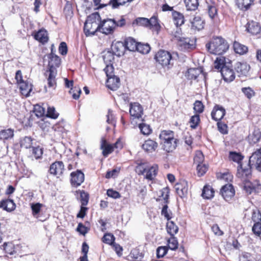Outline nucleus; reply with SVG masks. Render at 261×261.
Wrapping results in <instances>:
<instances>
[{
	"label": "nucleus",
	"mask_w": 261,
	"mask_h": 261,
	"mask_svg": "<svg viewBox=\"0 0 261 261\" xmlns=\"http://www.w3.org/2000/svg\"><path fill=\"white\" fill-rule=\"evenodd\" d=\"M214 67L216 69H220L221 75L225 82H231L235 79L234 72L229 65H226L225 58H217L214 62Z\"/></svg>",
	"instance_id": "f257e3e1"
},
{
	"label": "nucleus",
	"mask_w": 261,
	"mask_h": 261,
	"mask_svg": "<svg viewBox=\"0 0 261 261\" xmlns=\"http://www.w3.org/2000/svg\"><path fill=\"white\" fill-rule=\"evenodd\" d=\"M48 66L49 70L47 72L49 73L47 78V83L49 87H55L56 86V76L57 74L56 67H58L61 63L60 58L53 53V49H51V52L49 55Z\"/></svg>",
	"instance_id": "f03ea898"
},
{
	"label": "nucleus",
	"mask_w": 261,
	"mask_h": 261,
	"mask_svg": "<svg viewBox=\"0 0 261 261\" xmlns=\"http://www.w3.org/2000/svg\"><path fill=\"white\" fill-rule=\"evenodd\" d=\"M237 176L240 178L243 185V190L248 195L255 192L254 186L250 181L251 177V171L250 168H243L241 166L238 169Z\"/></svg>",
	"instance_id": "7ed1b4c3"
},
{
	"label": "nucleus",
	"mask_w": 261,
	"mask_h": 261,
	"mask_svg": "<svg viewBox=\"0 0 261 261\" xmlns=\"http://www.w3.org/2000/svg\"><path fill=\"white\" fill-rule=\"evenodd\" d=\"M208 51L213 54L221 55L226 52L229 48L227 42L222 37L214 38L206 44Z\"/></svg>",
	"instance_id": "20e7f679"
},
{
	"label": "nucleus",
	"mask_w": 261,
	"mask_h": 261,
	"mask_svg": "<svg viewBox=\"0 0 261 261\" xmlns=\"http://www.w3.org/2000/svg\"><path fill=\"white\" fill-rule=\"evenodd\" d=\"M99 27L100 32L106 35L111 34L116 27V22L112 19H104L100 22Z\"/></svg>",
	"instance_id": "39448f33"
},
{
	"label": "nucleus",
	"mask_w": 261,
	"mask_h": 261,
	"mask_svg": "<svg viewBox=\"0 0 261 261\" xmlns=\"http://www.w3.org/2000/svg\"><path fill=\"white\" fill-rule=\"evenodd\" d=\"M172 57L171 54L167 51L161 50L159 51L155 56V59L162 66H168L170 64Z\"/></svg>",
	"instance_id": "423d86ee"
},
{
	"label": "nucleus",
	"mask_w": 261,
	"mask_h": 261,
	"mask_svg": "<svg viewBox=\"0 0 261 261\" xmlns=\"http://www.w3.org/2000/svg\"><path fill=\"white\" fill-rule=\"evenodd\" d=\"M249 167H254L258 171L261 172V147L253 152L249 160Z\"/></svg>",
	"instance_id": "0eeeda50"
},
{
	"label": "nucleus",
	"mask_w": 261,
	"mask_h": 261,
	"mask_svg": "<svg viewBox=\"0 0 261 261\" xmlns=\"http://www.w3.org/2000/svg\"><path fill=\"white\" fill-rule=\"evenodd\" d=\"M71 183L74 187H78L84 180V174L80 170H77L75 172H73L71 173Z\"/></svg>",
	"instance_id": "6e6552de"
},
{
	"label": "nucleus",
	"mask_w": 261,
	"mask_h": 261,
	"mask_svg": "<svg viewBox=\"0 0 261 261\" xmlns=\"http://www.w3.org/2000/svg\"><path fill=\"white\" fill-rule=\"evenodd\" d=\"M175 191L178 196L181 197H185L188 192V184L185 180L180 181L174 186Z\"/></svg>",
	"instance_id": "1a4fd4ad"
},
{
	"label": "nucleus",
	"mask_w": 261,
	"mask_h": 261,
	"mask_svg": "<svg viewBox=\"0 0 261 261\" xmlns=\"http://www.w3.org/2000/svg\"><path fill=\"white\" fill-rule=\"evenodd\" d=\"M191 29L194 31H200L204 28L205 24L204 20L202 19L200 16H194L190 19Z\"/></svg>",
	"instance_id": "9d476101"
},
{
	"label": "nucleus",
	"mask_w": 261,
	"mask_h": 261,
	"mask_svg": "<svg viewBox=\"0 0 261 261\" xmlns=\"http://www.w3.org/2000/svg\"><path fill=\"white\" fill-rule=\"evenodd\" d=\"M235 191L231 184L223 186L221 189V194L226 201L229 200L234 195Z\"/></svg>",
	"instance_id": "9b49d317"
},
{
	"label": "nucleus",
	"mask_w": 261,
	"mask_h": 261,
	"mask_svg": "<svg viewBox=\"0 0 261 261\" xmlns=\"http://www.w3.org/2000/svg\"><path fill=\"white\" fill-rule=\"evenodd\" d=\"M143 112V108L139 103L134 102L130 104L129 113L132 117L139 118L141 117Z\"/></svg>",
	"instance_id": "f8f14e48"
},
{
	"label": "nucleus",
	"mask_w": 261,
	"mask_h": 261,
	"mask_svg": "<svg viewBox=\"0 0 261 261\" xmlns=\"http://www.w3.org/2000/svg\"><path fill=\"white\" fill-rule=\"evenodd\" d=\"M64 170V165L62 161H56L50 166V173L57 176L61 175Z\"/></svg>",
	"instance_id": "ddd939ff"
},
{
	"label": "nucleus",
	"mask_w": 261,
	"mask_h": 261,
	"mask_svg": "<svg viewBox=\"0 0 261 261\" xmlns=\"http://www.w3.org/2000/svg\"><path fill=\"white\" fill-rule=\"evenodd\" d=\"M84 30L87 36L93 35L97 31H99V24H97L96 23L85 22Z\"/></svg>",
	"instance_id": "4468645a"
},
{
	"label": "nucleus",
	"mask_w": 261,
	"mask_h": 261,
	"mask_svg": "<svg viewBox=\"0 0 261 261\" xmlns=\"http://www.w3.org/2000/svg\"><path fill=\"white\" fill-rule=\"evenodd\" d=\"M225 114V109L222 107L218 105H217L214 107L211 113L212 118L217 121L221 120Z\"/></svg>",
	"instance_id": "2eb2a0df"
},
{
	"label": "nucleus",
	"mask_w": 261,
	"mask_h": 261,
	"mask_svg": "<svg viewBox=\"0 0 261 261\" xmlns=\"http://www.w3.org/2000/svg\"><path fill=\"white\" fill-rule=\"evenodd\" d=\"M120 86L119 78L115 75L108 77L107 86L112 90H116Z\"/></svg>",
	"instance_id": "dca6fc26"
},
{
	"label": "nucleus",
	"mask_w": 261,
	"mask_h": 261,
	"mask_svg": "<svg viewBox=\"0 0 261 261\" xmlns=\"http://www.w3.org/2000/svg\"><path fill=\"white\" fill-rule=\"evenodd\" d=\"M113 53L118 56L120 57L123 55L125 50V45L122 42H117L112 46Z\"/></svg>",
	"instance_id": "f3484780"
},
{
	"label": "nucleus",
	"mask_w": 261,
	"mask_h": 261,
	"mask_svg": "<svg viewBox=\"0 0 261 261\" xmlns=\"http://www.w3.org/2000/svg\"><path fill=\"white\" fill-rule=\"evenodd\" d=\"M158 146V143L150 139H148L145 141L142 145V148L146 152H152L155 151Z\"/></svg>",
	"instance_id": "a211bd4d"
},
{
	"label": "nucleus",
	"mask_w": 261,
	"mask_h": 261,
	"mask_svg": "<svg viewBox=\"0 0 261 261\" xmlns=\"http://www.w3.org/2000/svg\"><path fill=\"white\" fill-rule=\"evenodd\" d=\"M159 138L161 140V143L171 141V139L176 140L174 138V132L171 130H163L160 134Z\"/></svg>",
	"instance_id": "6ab92c4d"
},
{
	"label": "nucleus",
	"mask_w": 261,
	"mask_h": 261,
	"mask_svg": "<svg viewBox=\"0 0 261 261\" xmlns=\"http://www.w3.org/2000/svg\"><path fill=\"white\" fill-rule=\"evenodd\" d=\"M159 138L161 140V143L171 141V139L176 140L174 138V132L171 130H163L160 134Z\"/></svg>",
	"instance_id": "aec40b11"
},
{
	"label": "nucleus",
	"mask_w": 261,
	"mask_h": 261,
	"mask_svg": "<svg viewBox=\"0 0 261 261\" xmlns=\"http://www.w3.org/2000/svg\"><path fill=\"white\" fill-rule=\"evenodd\" d=\"M237 72L240 75H245L249 70L250 66L246 63L238 62L236 64L235 67Z\"/></svg>",
	"instance_id": "412c9836"
},
{
	"label": "nucleus",
	"mask_w": 261,
	"mask_h": 261,
	"mask_svg": "<svg viewBox=\"0 0 261 261\" xmlns=\"http://www.w3.org/2000/svg\"><path fill=\"white\" fill-rule=\"evenodd\" d=\"M247 31L252 35H257L260 33V27L258 22L251 21L248 23Z\"/></svg>",
	"instance_id": "4be33fe9"
},
{
	"label": "nucleus",
	"mask_w": 261,
	"mask_h": 261,
	"mask_svg": "<svg viewBox=\"0 0 261 261\" xmlns=\"http://www.w3.org/2000/svg\"><path fill=\"white\" fill-rule=\"evenodd\" d=\"M177 139H171V141L162 143L163 149L168 152L173 151L177 147Z\"/></svg>",
	"instance_id": "5701e85b"
},
{
	"label": "nucleus",
	"mask_w": 261,
	"mask_h": 261,
	"mask_svg": "<svg viewBox=\"0 0 261 261\" xmlns=\"http://www.w3.org/2000/svg\"><path fill=\"white\" fill-rule=\"evenodd\" d=\"M123 43L125 45L126 49L133 51L136 50L138 44V43L131 37L126 38Z\"/></svg>",
	"instance_id": "b1692460"
},
{
	"label": "nucleus",
	"mask_w": 261,
	"mask_h": 261,
	"mask_svg": "<svg viewBox=\"0 0 261 261\" xmlns=\"http://www.w3.org/2000/svg\"><path fill=\"white\" fill-rule=\"evenodd\" d=\"M158 171V166L157 165H154L152 166L147 168L145 178L149 180H152L156 176Z\"/></svg>",
	"instance_id": "393cba45"
},
{
	"label": "nucleus",
	"mask_w": 261,
	"mask_h": 261,
	"mask_svg": "<svg viewBox=\"0 0 261 261\" xmlns=\"http://www.w3.org/2000/svg\"><path fill=\"white\" fill-rule=\"evenodd\" d=\"M19 86L21 93L26 96H28L29 93L32 91V84L29 82L23 81L21 82L19 84Z\"/></svg>",
	"instance_id": "a878e982"
},
{
	"label": "nucleus",
	"mask_w": 261,
	"mask_h": 261,
	"mask_svg": "<svg viewBox=\"0 0 261 261\" xmlns=\"http://www.w3.org/2000/svg\"><path fill=\"white\" fill-rule=\"evenodd\" d=\"M177 40L178 41V44L184 48L189 49L192 48L194 45L193 43H190V39L189 38H181L179 37L175 36ZM193 42V41H192Z\"/></svg>",
	"instance_id": "bb28decb"
},
{
	"label": "nucleus",
	"mask_w": 261,
	"mask_h": 261,
	"mask_svg": "<svg viewBox=\"0 0 261 261\" xmlns=\"http://www.w3.org/2000/svg\"><path fill=\"white\" fill-rule=\"evenodd\" d=\"M35 38L39 42L44 43L48 41L47 32L44 30H40L35 35Z\"/></svg>",
	"instance_id": "cd10ccee"
},
{
	"label": "nucleus",
	"mask_w": 261,
	"mask_h": 261,
	"mask_svg": "<svg viewBox=\"0 0 261 261\" xmlns=\"http://www.w3.org/2000/svg\"><path fill=\"white\" fill-rule=\"evenodd\" d=\"M233 49L234 51L240 55H244L248 52V47L238 42L235 41L233 43Z\"/></svg>",
	"instance_id": "c85d7f7f"
},
{
	"label": "nucleus",
	"mask_w": 261,
	"mask_h": 261,
	"mask_svg": "<svg viewBox=\"0 0 261 261\" xmlns=\"http://www.w3.org/2000/svg\"><path fill=\"white\" fill-rule=\"evenodd\" d=\"M172 17L175 24L178 27L180 26L184 23V17L183 15L177 11H172Z\"/></svg>",
	"instance_id": "c756f323"
},
{
	"label": "nucleus",
	"mask_w": 261,
	"mask_h": 261,
	"mask_svg": "<svg viewBox=\"0 0 261 261\" xmlns=\"http://www.w3.org/2000/svg\"><path fill=\"white\" fill-rule=\"evenodd\" d=\"M214 191L210 186H205L202 190L201 196L205 199H210L214 195Z\"/></svg>",
	"instance_id": "7c9ffc66"
},
{
	"label": "nucleus",
	"mask_w": 261,
	"mask_h": 261,
	"mask_svg": "<svg viewBox=\"0 0 261 261\" xmlns=\"http://www.w3.org/2000/svg\"><path fill=\"white\" fill-rule=\"evenodd\" d=\"M100 148L102 149V154L105 156H107L113 151V146L110 144H107L106 140L103 139L101 140Z\"/></svg>",
	"instance_id": "2f4dec72"
},
{
	"label": "nucleus",
	"mask_w": 261,
	"mask_h": 261,
	"mask_svg": "<svg viewBox=\"0 0 261 261\" xmlns=\"http://www.w3.org/2000/svg\"><path fill=\"white\" fill-rule=\"evenodd\" d=\"M229 158L230 160L238 163L239 167L238 169L240 168L241 166H242L240 163L243 159V156L240 153L236 152L230 151L229 152ZM243 168V167H242Z\"/></svg>",
	"instance_id": "473e14b6"
},
{
	"label": "nucleus",
	"mask_w": 261,
	"mask_h": 261,
	"mask_svg": "<svg viewBox=\"0 0 261 261\" xmlns=\"http://www.w3.org/2000/svg\"><path fill=\"white\" fill-rule=\"evenodd\" d=\"M167 231L171 236H174L178 230L177 225L172 221H169L166 225Z\"/></svg>",
	"instance_id": "72a5a7b5"
},
{
	"label": "nucleus",
	"mask_w": 261,
	"mask_h": 261,
	"mask_svg": "<svg viewBox=\"0 0 261 261\" xmlns=\"http://www.w3.org/2000/svg\"><path fill=\"white\" fill-rule=\"evenodd\" d=\"M148 28L153 29L157 32L160 30L161 26L156 16H153L149 19Z\"/></svg>",
	"instance_id": "f704fd0d"
},
{
	"label": "nucleus",
	"mask_w": 261,
	"mask_h": 261,
	"mask_svg": "<svg viewBox=\"0 0 261 261\" xmlns=\"http://www.w3.org/2000/svg\"><path fill=\"white\" fill-rule=\"evenodd\" d=\"M201 70L198 68H190L188 70L186 76L190 80H196L201 73Z\"/></svg>",
	"instance_id": "c9c22d12"
},
{
	"label": "nucleus",
	"mask_w": 261,
	"mask_h": 261,
	"mask_svg": "<svg viewBox=\"0 0 261 261\" xmlns=\"http://www.w3.org/2000/svg\"><path fill=\"white\" fill-rule=\"evenodd\" d=\"M14 131L11 128L4 129L0 131V139L8 140L13 138Z\"/></svg>",
	"instance_id": "e433bc0d"
},
{
	"label": "nucleus",
	"mask_w": 261,
	"mask_h": 261,
	"mask_svg": "<svg viewBox=\"0 0 261 261\" xmlns=\"http://www.w3.org/2000/svg\"><path fill=\"white\" fill-rule=\"evenodd\" d=\"M185 3L187 10L189 11L195 10L199 5L198 0H185Z\"/></svg>",
	"instance_id": "4c0bfd02"
},
{
	"label": "nucleus",
	"mask_w": 261,
	"mask_h": 261,
	"mask_svg": "<svg viewBox=\"0 0 261 261\" xmlns=\"http://www.w3.org/2000/svg\"><path fill=\"white\" fill-rule=\"evenodd\" d=\"M86 22L96 23L97 24H100L101 21L99 13L97 12L92 13L88 17Z\"/></svg>",
	"instance_id": "58836bf2"
},
{
	"label": "nucleus",
	"mask_w": 261,
	"mask_h": 261,
	"mask_svg": "<svg viewBox=\"0 0 261 261\" xmlns=\"http://www.w3.org/2000/svg\"><path fill=\"white\" fill-rule=\"evenodd\" d=\"M254 0H237L238 7L241 9L247 10Z\"/></svg>",
	"instance_id": "ea45409f"
},
{
	"label": "nucleus",
	"mask_w": 261,
	"mask_h": 261,
	"mask_svg": "<svg viewBox=\"0 0 261 261\" xmlns=\"http://www.w3.org/2000/svg\"><path fill=\"white\" fill-rule=\"evenodd\" d=\"M32 139L30 137H25L20 141V146L25 148H30L32 145Z\"/></svg>",
	"instance_id": "a19ab883"
},
{
	"label": "nucleus",
	"mask_w": 261,
	"mask_h": 261,
	"mask_svg": "<svg viewBox=\"0 0 261 261\" xmlns=\"http://www.w3.org/2000/svg\"><path fill=\"white\" fill-rule=\"evenodd\" d=\"M114 54L111 51L104 52L103 59L106 64H112V62L114 59Z\"/></svg>",
	"instance_id": "79ce46f5"
},
{
	"label": "nucleus",
	"mask_w": 261,
	"mask_h": 261,
	"mask_svg": "<svg viewBox=\"0 0 261 261\" xmlns=\"http://www.w3.org/2000/svg\"><path fill=\"white\" fill-rule=\"evenodd\" d=\"M134 0H111L109 4L112 6L113 8H117L120 6H122L125 3H130Z\"/></svg>",
	"instance_id": "37998d69"
},
{
	"label": "nucleus",
	"mask_w": 261,
	"mask_h": 261,
	"mask_svg": "<svg viewBox=\"0 0 261 261\" xmlns=\"http://www.w3.org/2000/svg\"><path fill=\"white\" fill-rule=\"evenodd\" d=\"M204 160V155L201 151H197L194 158V163L197 166L202 164Z\"/></svg>",
	"instance_id": "c03bdc74"
},
{
	"label": "nucleus",
	"mask_w": 261,
	"mask_h": 261,
	"mask_svg": "<svg viewBox=\"0 0 261 261\" xmlns=\"http://www.w3.org/2000/svg\"><path fill=\"white\" fill-rule=\"evenodd\" d=\"M4 205V210L8 212H11L15 208V204L13 200L11 199H5Z\"/></svg>",
	"instance_id": "a18cd8bd"
},
{
	"label": "nucleus",
	"mask_w": 261,
	"mask_h": 261,
	"mask_svg": "<svg viewBox=\"0 0 261 261\" xmlns=\"http://www.w3.org/2000/svg\"><path fill=\"white\" fill-rule=\"evenodd\" d=\"M150 47L148 44L138 43L136 50L143 54H146L150 51Z\"/></svg>",
	"instance_id": "49530a36"
},
{
	"label": "nucleus",
	"mask_w": 261,
	"mask_h": 261,
	"mask_svg": "<svg viewBox=\"0 0 261 261\" xmlns=\"http://www.w3.org/2000/svg\"><path fill=\"white\" fill-rule=\"evenodd\" d=\"M168 248L172 250H176L178 247V242L175 237L171 236L168 240Z\"/></svg>",
	"instance_id": "de8ad7c7"
},
{
	"label": "nucleus",
	"mask_w": 261,
	"mask_h": 261,
	"mask_svg": "<svg viewBox=\"0 0 261 261\" xmlns=\"http://www.w3.org/2000/svg\"><path fill=\"white\" fill-rule=\"evenodd\" d=\"M141 133L144 135H148L151 133V129L149 125L145 123H141L139 125Z\"/></svg>",
	"instance_id": "09e8293b"
},
{
	"label": "nucleus",
	"mask_w": 261,
	"mask_h": 261,
	"mask_svg": "<svg viewBox=\"0 0 261 261\" xmlns=\"http://www.w3.org/2000/svg\"><path fill=\"white\" fill-rule=\"evenodd\" d=\"M115 241L114 236L111 233H106L102 238V241L108 244L112 245Z\"/></svg>",
	"instance_id": "8fccbe9b"
},
{
	"label": "nucleus",
	"mask_w": 261,
	"mask_h": 261,
	"mask_svg": "<svg viewBox=\"0 0 261 261\" xmlns=\"http://www.w3.org/2000/svg\"><path fill=\"white\" fill-rule=\"evenodd\" d=\"M168 248L166 246L159 247L156 249V256L158 258L163 257L168 251Z\"/></svg>",
	"instance_id": "3c124183"
},
{
	"label": "nucleus",
	"mask_w": 261,
	"mask_h": 261,
	"mask_svg": "<svg viewBox=\"0 0 261 261\" xmlns=\"http://www.w3.org/2000/svg\"><path fill=\"white\" fill-rule=\"evenodd\" d=\"M200 121L199 116L197 114L193 116L190 121L191 123V127L193 128H195L199 124Z\"/></svg>",
	"instance_id": "603ef678"
},
{
	"label": "nucleus",
	"mask_w": 261,
	"mask_h": 261,
	"mask_svg": "<svg viewBox=\"0 0 261 261\" xmlns=\"http://www.w3.org/2000/svg\"><path fill=\"white\" fill-rule=\"evenodd\" d=\"M252 220L255 223L261 222V213L258 211H253L252 214Z\"/></svg>",
	"instance_id": "864d4df0"
},
{
	"label": "nucleus",
	"mask_w": 261,
	"mask_h": 261,
	"mask_svg": "<svg viewBox=\"0 0 261 261\" xmlns=\"http://www.w3.org/2000/svg\"><path fill=\"white\" fill-rule=\"evenodd\" d=\"M147 166L145 163H140L136 167V172L139 174L143 175L146 173Z\"/></svg>",
	"instance_id": "5fc2aeb1"
},
{
	"label": "nucleus",
	"mask_w": 261,
	"mask_h": 261,
	"mask_svg": "<svg viewBox=\"0 0 261 261\" xmlns=\"http://www.w3.org/2000/svg\"><path fill=\"white\" fill-rule=\"evenodd\" d=\"M120 171L119 168H115L111 171H108L106 174V178L109 179L116 177Z\"/></svg>",
	"instance_id": "6e6d98bb"
},
{
	"label": "nucleus",
	"mask_w": 261,
	"mask_h": 261,
	"mask_svg": "<svg viewBox=\"0 0 261 261\" xmlns=\"http://www.w3.org/2000/svg\"><path fill=\"white\" fill-rule=\"evenodd\" d=\"M204 106L203 103L199 100H196L194 103V110L198 113H201L203 111Z\"/></svg>",
	"instance_id": "4d7b16f0"
},
{
	"label": "nucleus",
	"mask_w": 261,
	"mask_h": 261,
	"mask_svg": "<svg viewBox=\"0 0 261 261\" xmlns=\"http://www.w3.org/2000/svg\"><path fill=\"white\" fill-rule=\"evenodd\" d=\"M47 116L53 119H56L59 114L56 111L54 107H48Z\"/></svg>",
	"instance_id": "13d9d810"
},
{
	"label": "nucleus",
	"mask_w": 261,
	"mask_h": 261,
	"mask_svg": "<svg viewBox=\"0 0 261 261\" xmlns=\"http://www.w3.org/2000/svg\"><path fill=\"white\" fill-rule=\"evenodd\" d=\"M162 215L168 221L172 218V213L170 211L168 210V206L167 204L164 205L162 212Z\"/></svg>",
	"instance_id": "bf43d9fd"
},
{
	"label": "nucleus",
	"mask_w": 261,
	"mask_h": 261,
	"mask_svg": "<svg viewBox=\"0 0 261 261\" xmlns=\"http://www.w3.org/2000/svg\"><path fill=\"white\" fill-rule=\"evenodd\" d=\"M70 94H72V98L74 99H77L81 93V89L79 87H74L73 89H71L69 91Z\"/></svg>",
	"instance_id": "052dcab7"
},
{
	"label": "nucleus",
	"mask_w": 261,
	"mask_h": 261,
	"mask_svg": "<svg viewBox=\"0 0 261 261\" xmlns=\"http://www.w3.org/2000/svg\"><path fill=\"white\" fill-rule=\"evenodd\" d=\"M137 24L139 25H142L146 27H148L149 19L144 17H139L135 20Z\"/></svg>",
	"instance_id": "680f3d73"
},
{
	"label": "nucleus",
	"mask_w": 261,
	"mask_h": 261,
	"mask_svg": "<svg viewBox=\"0 0 261 261\" xmlns=\"http://www.w3.org/2000/svg\"><path fill=\"white\" fill-rule=\"evenodd\" d=\"M107 118V122L108 123L111 124L114 126L115 125L116 121L112 110L110 109L108 110Z\"/></svg>",
	"instance_id": "e2e57ef3"
},
{
	"label": "nucleus",
	"mask_w": 261,
	"mask_h": 261,
	"mask_svg": "<svg viewBox=\"0 0 261 261\" xmlns=\"http://www.w3.org/2000/svg\"><path fill=\"white\" fill-rule=\"evenodd\" d=\"M34 111L35 113V115L38 117H41L43 116L45 113L44 109L39 105H36L34 107Z\"/></svg>",
	"instance_id": "0e129e2a"
},
{
	"label": "nucleus",
	"mask_w": 261,
	"mask_h": 261,
	"mask_svg": "<svg viewBox=\"0 0 261 261\" xmlns=\"http://www.w3.org/2000/svg\"><path fill=\"white\" fill-rule=\"evenodd\" d=\"M207 167L203 164H200L197 166V170L198 175L199 176H201L205 173L207 171Z\"/></svg>",
	"instance_id": "69168bd1"
},
{
	"label": "nucleus",
	"mask_w": 261,
	"mask_h": 261,
	"mask_svg": "<svg viewBox=\"0 0 261 261\" xmlns=\"http://www.w3.org/2000/svg\"><path fill=\"white\" fill-rule=\"evenodd\" d=\"M33 154L36 159L40 158L43 154L42 148L39 146L33 147Z\"/></svg>",
	"instance_id": "338daca9"
},
{
	"label": "nucleus",
	"mask_w": 261,
	"mask_h": 261,
	"mask_svg": "<svg viewBox=\"0 0 261 261\" xmlns=\"http://www.w3.org/2000/svg\"><path fill=\"white\" fill-rule=\"evenodd\" d=\"M252 231L254 234L259 236L261 234V222L254 223L252 227Z\"/></svg>",
	"instance_id": "774afa93"
}]
</instances>
